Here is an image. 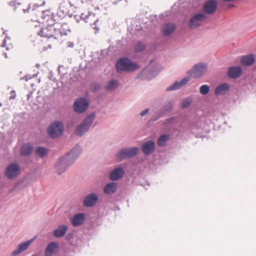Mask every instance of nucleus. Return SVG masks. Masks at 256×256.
<instances>
[{
	"label": "nucleus",
	"mask_w": 256,
	"mask_h": 256,
	"mask_svg": "<svg viewBox=\"0 0 256 256\" xmlns=\"http://www.w3.org/2000/svg\"><path fill=\"white\" fill-rule=\"evenodd\" d=\"M21 4L20 2H16V0L11 1L8 3L10 6L14 7V11L16 10L18 6H20Z\"/></svg>",
	"instance_id": "a19ab883"
},
{
	"label": "nucleus",
	"mask_w": 256,
	"mask_h": 256,
	"mask_svg": "<svg viewBox=\"0 0 256 256\" xmlns=\"http://www.w3.org/2000/svg\"><path fill=\"white\" fill-rule=\"evenodd\" d=\"M64 126L60 120H54L51 122L47 128L48 136L52 139H56L63 135L64 132Z\"/></svg>",
	"instance_id": "20e7f679"
},
{
	"label": "nucleus",
	"mask_w": 256,
	"mask_h": 256,
	"mask_svg": "<svg viewBox=\"0 0 256 256\" xmlns=\"http://www.w3.org/2000/svg\"><path fill=\"white\" fill-rule=\"evenodd\" d=\"M95 118L96 112H94L86 116L76 128L74 131L75 135L82 137L85 133L88 132Z\"/></svg>",
	"instance_id": "7ed1b4c3"
},
{
	"label": "nucleus",
	"mask_w": 256,
	"mask_h": 256,
	"mask_svg": "<svg viewBox=\"0 0 256 256\" xmlns=\"http://www.w3.org/2000/svg\"><path fill=\"white\" fill-rule=\"evenodd\" d=\"M4 57L6 58H8V55H7V54L6 52H4Z\"/></svg>",
	"instance_id": "e2e57ef3"
},
{
	"label": "nucleus",
	"mask_w": 256,
	"mask_h": 256,
	"mask_svg": "<svg viewBox=\"0 0 256 256\" xmlns=\"http://www.w3.org/2000/svg\"><path fill=\"white\" fill-rule=\"evenodd\" d=\"M164 116L165 115L164 114L162 110L160 108L158 110L154 112V114L151 118V121L153 122H156L160 118L164 117Z\"/></svg>",
	"instance_id": "c756f323"
},
{
	"label": "nucleus",
	"mask_w": 256,
	"mask_h": 256,
	"mask_svg": "<svg viewBox=\"0 0 256 256\" xmlns=\"http://www.w3.org/2000/svg\"><path fill=\"white\" fill-rule=\"evenodd\" d=\"M56 24L54 23L50 24L48 26L44 28L45 30H47V32H52V30H56V28L55 26Z\"/></svg>",
	"instance_id": "ea45409f"
},
{
	"label": "nucleus",
	"mask_w": 256,
	"mask_h": 256,
	"mask_svg": "<svg viewBox=\"0 0 256 256\" xmlns=\"http://www.w3.org/2000/svg\"><path fill=\"white\" fill-rule=\"evenodd\" d=\"M30 256H38L37 254H32Z\"/></svg>",
	"instance_id": "69168bd1"
},
{
	"label": "nucleus",
	"mask_w": 256,
	"mask_h": 256,
	"mask_svg": "<svg viewBox=\"0 0 256 256\" xmlns=\"http://www.w3.org/2000/svg\"><path fill=\"white\" fill-rule=\"evenodd\" d=\"M118 184L116 182H112L106 184L104 188V192L106 195L114 194L118 190Z\"/></svg>",
	"instance_id": "4be33fe9"
},
{
	"label": "nucleus",
	"mask_w": 256,
	"mask_h": 256,
	"mask_svg": "<svg viewBox=\"0 0 256 256\" xmlns=\"http://www.w3.org/2000/svg\"><path fill=\"white\" fill-rule=\"evenodd\" d=\"M58 244L57 242H51L47 246L45 250L46 256H52L58 249Z\"/></svg>",
	"instance_id": "b1692460"
},
{
	"label": "nucleus",
	"mask_w": 256,
	"mask_h": 256,
	"mask_svg": "<svg viewBox=\"0 0 256 256\" xmlns=\"http://www.w3.org/2000/svg\"><path fill=\"white\" fill-rule=\"evenodd\" d=\"M230 89V85L224 82L218 85L214 90V93L216 96H223L227 92L229 91Z\"/></svg>",
	"instance_id": "6ab92c4d"
},
{
	"label": "nucleus",
	"mask_w": 256,
	"mask_h": 256,
	"mask_svg": "<svg viewBox=\"0 0 256 256\" xmlns=\"http://www.w3.org/2000/svg\"><path fill=\"white\" fill-rule=\"evenodd\" d=\"M146 67L142 69L136 76V78L142 80H150L155 78L161 71L162 66L160 65H156L152 66L148 70Z\"/></svg>",
	"instance_id": "39448f33"
},
{
	"label": "nucleus",
	"mask_w": 256,
	"mask_h": 256,
	"mask_svg": "<svg viewBox=\"0 0 256 256\" xmlns=\"http://www.w3.org/2000/svg\"><path fill=\"white\" fill-rule=\"evenodd\" d=\"M210 86L207 84L202 85L200 88V92L203 95H206L209 93Z\"/></svg>",
	"instance_id": "f704fd0d"
},
{
	"label": "nucleus",
	"mask_w": 256,
	"mask_h": 256,
	"mask_svg": "<svg viewBox=\"0 0 256 256\" xmlns=\"http://www.w3.org/2000/svg\"><path fill=\"white\" fill-rule=\"evenodd\" d=\"M208 68L206 64L199 62L195 64L193 68L186 72L190 76L194 78H198L204 74Z\"/></svg>",
	"instance_id": "6e6552de"
},
{
	"label": "nucleus",
	"mask_w": 256,
	"mask_h": 256,
	"mask_svg": "<svg viewBox=\"0 0 256 256\" xmlns=\"http://www.w3.org/2000/svg\"><path fill=\"white\" fill-rule=\"evenodd\" d=\"M140 68V66L137 62H133L128 57L120 58L116 64V70L119 73L122 72H132Z\"/></svg>",
	"instance_id": "f03ea898"
},
{
	"label": "nucleus",
	"mask_w": 256,
	"mask_h": 256,
	"mask_svg": "<svg viewBox=\"0 0 256 256\" xmlns=\"http://www.w3.org/2000/svg\"><path fill=\"white\" fill-rule=\"evenodd\" d=\"M174 118V117L166 118L164 122V124H170L173 122Z\"/></svg>",
	"instance_id": "37998d69"
},
{
	"label": "nucleus",
	"mask_w": 256,
	"mask_h": 256,
	"mask_svg": "<svg viewBox=\"0 0 256 256\" xmlns=\"http://www.w3.org/2000/svg\"><path fill=\"white\" fill-rule=\"evenodd\" d=\"M90 104V102L88 100L84 97H80L74 101L72 108L76 112L82 114L88 109Z\"/></svg>",
	"instance_id": "0eeeda50"
},
{
	"label": "nucleus",
	"mask_w": 256,
	"mask_h": 256,
	"mask_svg": "<svg viewBox=\"0 0 256 256\" xmlns=\"http://www.w3.org/2000/svg\"><path fill=\"white\" fill-rule=\"evenodd\" d=\"M156 149V144L154 140H148L144 142L141 146L142 153L146 156L150 155Z\"/></svg>",
	"instance_id": "ddd939ff"
},
{
	"label": "nucleus",
	"mask_w": 256,
	"mask_h": 256,
	"mask_svg": "<svg viewBox=\"0 0 256 256\" xmlns=\"http://www.w3.org/2000/svg\"><path fill=\"white\" fill-rule=\"evenodd\" d=\"M74 19L76 20V21L77 22H80V20H79V16L78 15H76V14H74V17H73Z\"/></svg>",
	"instance_id": "603ef678"
},
{
	"label": "nucleus",
	"mask_w": 256,
	"mask_h": 256,
	"mask_svg": "<svg viewBox=\"0 0 256 256\" xmlns=\"http://www.w3.org/2000/svg\"><path fill=\"white\" fill-rule=\"evenodd\" d=\"M66 24H63L60 26V28H58V30L61 36H66L68 34V30L64 27L66 26Z\"/></svg>",
	"instance_id": "4c0bfd02"
},
{
	"label": "nucleus",
	"mask_w": 256,
	"mask_h": 256,
	"mask_svg": "<svg viewBox=\"0 0 256 256\" xmlns=\"http://www.w3.org/2000/svg\"><path fill=\"white\" fill-rule=\"evenodd\" d=\"M30 9V4L28 5V8L26 9H23V12L24 13H28Z\"/></svg>",
	"instance_id": "8fccbe9b"
},
{
	"label": "nucleus",
	"mask_w": 256,
	"mask_h": 256,
	"mask_svg": "<svg viewBox=\"0 0 256 256\" xmlns=\"http://www.w3.org/2000/svg\"><path fill=\"white\" fill-rule=\"evenodd\" d=\"M82 152V147L77 144L68 152L59 158L54 166L56 172L60 175L65 172L78 158Z\"/></svg>",
	"instance_id": "f257e3e1"
},
{
	"label": "nucleus",
	"mask_w": 256,
	"mask_h": 256,
	"mask_svg": "<svg viewBox=\"0 0 256 256\" xmlns=\"http://www.w3.org/2000/svg\"><path fill=\"white\" fill-rule=\"evenodd\" d=\"M20 166L16 162H12L6 167L5 175L9 180H13L20 175Z\"/></svg>",
	"instance_id": "1a4fd4ad"
},
{
	"label": "nucleus",
	"mask_w": 256,
	"mask_h": 256,
	"mask_svg": "<svg viewBox=\"0 0 256 256\" xmlns=\"http://www.w3.org/2000/svg\"><path fill=\"white\" fill-rule=\"evenodd\" d=\"M90 88L92 92H95L100 89V85L99 83H93L90 84Z\"/></svg>",
	"instance_id": "e433bc0d"
},
{
	"label": "nucleus",
	"mask_w": 256,
	"mask_h": 256,
	"mask_svg": "<svg viewBox=\"0 0 256 256\" xmlns=\"http://www.w3.org/2000/svg\"><path fill=\"white\" fill-rule=\"evenodd\" d=\"M94 28L96 30H99V28L96 26L94 27Z\"/></svg>",
	"instance_id": "052dcab7"
},
{
	"label": "nucleus",
	"mask_w": 256,
	"mask_h": 256,
	"mask_svg": "<svg viewBox=\"0 0 256 256\" xmlns=\"http://www.w3.org/2000/svg\"><path fill=\"white\" fill-rule=\"evenodd\" d=\"M56 30H52V32H53V34H54V32L55 34L59 33L58 28V27H56Z\"/></svg>",
	"instance_id": "4d7b16f0"
},
{
	"label": "nucleus",
	"mask_w": 256,
	"mask_h": 256,
	"mask_svg": "<svg viewBox=\"0 0 256 256\" xmlns=\"http://www.w3.org/2000/svg\"><path fill=\"white\" fill-rule=\"evenodd\" d=\"M98 22V20H96L94 22L93 24H94V26H96V24H97V22Z\"/></svg>",
	"instance_id": "bf43d9fd"
},
{
	"label": "nucleus",
	"mask_w": 256,
	"mask_h": 256,
	"mask_svg": "<svg viewBox=\"0 0 256 256\" xmlns=\"http://www.w3.org/2000/svg\"><path fill=\"white\" fill-rule=\"evenodd\" d=\"M255 61L254 54H250L242 56L240 60V64L243 66H250L253 65Z\"/></svg>",
	"instance_id": "f3484780"
},
{
	"label": "nucleus",
	"mask_w": 256,
	"mask_h": 256,
	"mask_svg": "<svg viewBox=\"0 0 256 256\" xmlns=\"http://www.w3.org/2000/svg\"><path fill=\"white\" fill-rule=\"evenodd\" d=\"M160 109L162 110V112L164 115H166V114L170 112L168 110H166V109H164V108H162V106L160 108Z\"/></svg>",
	"instance_id": "864d4df0"
},
{
	"label": "nucleus",
	"mask_w": 256,
	"mask_h": 256,
	"mask_svg": "<svg viewBox=\"0 0 256 256\" xmlns=\"http://www.w3.org/2000/svg\"><path fill=\"white\" fill-rule=\"evenodd\" d=\"M36 67H38H38L40 66V64H36Z\"/></svg>",
	"instance_id": "774afa93"
},
{
	"label": "nucleus",
	"mask_w": 256,
	"mask_h": 256,
	"mask_svg": "<svg viewBox=\"0 0 256 256\" xmlns=\"http://www.w3.org/2000/svg\"><path fill=\"white\" fill-rule=\"evenodd\" d=\"M89 17V14L85 15L84 13H82L79 16V20H84L85 22L87 23L88 22V20Z\"/></svg>",
	"instance_id": "58836bf2"
},
{
	"label": "nucleus",
	"mask_w": 256,
	"mask_h": 256,
	"mask_svg": "<svg viewBox=\"0 0 256 256\" xmlns=\"http://www.w3.org/2000/svg\"><path fill=\"white\" fill-rule=\"evenodd\" d=\"M242 74V70L240 66H231L227 71V76L232 79L239 78Z\"/></svg>",
	"instance_id": "2eb2a0df"
},
{
	"label": "nucleus",
	"mask_w": 256,
	"mask_h": 256,
	"mask_svg": "<svg viewBox=\"0 0 256 256\" xmlns=\"http://www.w3.org/2000/svg\"><path fill=\"white\" fill-rule=\"evenodd\" d=\"M218 9V2L216 0H206L202 7L204 12L208 14H212Z\"/></svg>",
	"instance_id": "f8f14e48"
},
{
	"label": "nucleus",
	"mask_w": 256,
	"mask_h": 256,
	"mask_svg": "<svg viewBox=\"0 0 256 256\" xmlns=\"http://www.w3.org/2000/svg\"><path fill=\"white\" fill-rule=\"evenodd\" d=\"M98 200V194L95 192H90L84 197L83 205L86 208H92L96 205Z\"/></svg>",
	"instance_id": "9b49d317"
},
{
	"label": "nucleus",
	"mask_w": 256,
	"mask_h": 256,
	"mask_svg": "<svg viewBox=\"0 0 256 256\" xmlns=\"http://www.w3.org/2000/svg\"><path fill=\"white\" fill-rule=\"evenodd\" d=\"M119 84L118 80H112L107 84L106 89L108 91H114L118 87Z\"/></svg>",
	"instance_id": "cd10ccee"
},
{
	"label": "nucleus",
	"mask_w": 256,
	"mask_h": 256,
	"mask_svg": "<svg viewBox=\"0 0 256 256\" xmlns=\"http://www.w3.org/2000/svg\"><path fill=\"white\" fill-rule=\"evenodd\" d=\"M192 102V98L191 97H186L185 99L182 100L181 107L183 109L188 108Z\"/></svg>",
	"instance_id": "2f4dec72"
},
{
	"label": "nucleus",
	"mask_w": 256,
	"mask_h": 256,
	"mask_svg": "<svg viewBox=\"0 0 256 256\" xmlns=\"http://www.w3.org/2000/svg\"><path fill=\"white\" fill-rule=\"evenodd\" d=\"M6 32H7V30H5V31H4V32H3V34H6Z\"/></svg>",
	"instance_id": "338daca9"
},
{
	"label": "nucleus",
	"mask_w": 256,
	"mask_h": 256,
	"mask_svg": "<svg viewBox=\"0 0 256 256\" xmlns=\"http://www.w3.org/2000/svg\"><path fill=\"white\" fill-rule=\"evenodd\" d=\"M74 46V44L73 42H68L67 44V46L69 48H73Z\"/></svg>",
	"instance_id": "3c124183"
},
{
	"label": "nucleus",
	"mask_w": 256,
	"mask_h": 256,
	"mask_svg": "<svg viewBox=\"0 0 256 256\" xmlns=\"http://www.w3.org/2000/svg\"><path fill=\"white\" fill-rule=\"evenodd\" d=\"M68 10L64 7H60L58 10L57 16L61 19L67 16Z\"/></svg>",
	"instance_id": "473e14b6"
},
{
	"label": "nucleus",
	"mask_w": 256,
	"mask_h": 256,
	"mask_svg": "<svg viewBox=\"0 0 256 256\" xmlns=\"http://www.w3.org/2000/svg\"><path fill=\"white\" fill-rule=\"evenodd\" d=\"M74 15V14L72 13H70L68 11V12L67 16H68L69 18H73Z\"/></svg>",
	"instance_id": "6e6d98bb"
},
{
	"label": "nucleus",
	"mask_w": 256,
	"mask_h": 256,
	"mask_svg": "<svg viewBox=\"0 0 256 256\" xmlns=\"http://www.w3.org/2000/svg\"><path fill=\"white\" fill-rule=\"evenodd\" d=\"M66 240L68 242H70L74 238V234L72 232H68L66 236Z\"/></svg>",
	"instance_id": "79ce46f5"
},
{
	"label": "nucleus",
	"mask_w": 256,
	"mask_h": 256,
	"mask_svg": "<svg viewBox=\"0 0 256 256\" xmlns=\"http://www.w3.org/2000/svg\"><path fill=\"white\" fill-rule=\"evenodd\" d=\"M150 112V109L148 108H146V109H144V110H142L140 114V115L142 116H144L146 115L147 114H148Z\"/></svg>",
	"instance_id": "c03bdc74"
},
{
	"label": "nucleus",
	"mask_w": 256,
	"mask_h": 256,
	"mask_svg": "<svg viewBox=\"0 0 256 256\" xmlns=\"http://www.w3.org/2000/svg\"><path fill=\"white\" fill-rule=\"evenodd\" d=\"M170 138V136L169 134H162L158 138L157 144L160 147L165 146Z\"/></svg>",
	"instance_id": "bb28decb"
},
{
	"label": "nucleus",
	"mask_w": 256,
	"mask_h": 256,
	"mask_svg": "<svg viewBox=\"0 0 256 256\" xmlns=\"http://www.w3.org/2000/svg\"><path fill=\"white\" fill-rule=\"evenodd\" d=\"M162 107L170 112L173 110V104L171 101H168L164 102Z\"/></svg>",
	"instance_id": "c9c22d12"
},
{
	"label": "nucleus",
	"mask_w": 256,
	"mask_h": 256,
	"mask_svg": "<svg viewBox=\"0 0 256 256\" xmlns=\"http://www.w3.org/2000/svg\"><path fill=\"white\" fill-rule=\"evenodd\" d=\"M125 174L124 168L118 166L112 170L110 173L108 178L112 181H116L122 178Z\"/></svg>",
	"instance_id": "4468645a"
},
{
	"label": "nucleus",
	"mask_w": 256,
	"mask_h": 256,
	"mask_svg": "<svg viewBox=\"0 0 256 256\" xmlns=\"http://www.w3.org/2000/svg\"><path fill=\"white\" fill-rule=\"evenodd\" d=\"M46 2L45 1H43L42 4H36L34 6L33 10H34L35 8H38L40 6H42L45 4Z\"/></svg>",
	"instance_id": "09e8293b"
},
{
	"label": "nucleus",
	"mask_w": 256,
	"mask_h": 256,
	"mask_svg": "<svg viewBox=\"0 0 256 256\" xmlns=\"http://www.w3.org/2000/svg\"><path fill=\"white\" fill-rule=\"evenodd\" d=\"M86 216L84 213H78L75 214L70 220L74 226H78L84 223Z\"/></svg>",
	"instance_id": "dca6fc26"
},
{
	"label": "nucleus",
	"mask_w": 256,
	"mask_h": 256,
	"mask_svg": "<svg viewBox=\"0 0 256 256\" xmlns=\"http://www.w3.org/2000/svg\"><path fill=\"white\" fill-rule=\"evenodd\" d=\"M35 76H36V74H34V76L32 77V76H28V75H26L25 76L24 78L26 82V81H28V80H30L31 78H34Z\"/></svg>",
	"instance_id": "de8ad7c7"
},
{
	"label": "nucleus",
	"mask_w": 256,
	"mask_h": 256,
	"mask_svg": "<svg viewBox=\"0 0 256 256\" xmlns=\"http://www.w3.org/2000/svg\"><path fill=\"white\" fill-rule=\"evenodd\" d=\"M82 4H90L94 0H80Z\"/></svg>",
	"instance_id": "a18cd8bd"
},
{
	"label": "nucleus",
	"mask_w": 256,
	"mask_h": 256,
	"mask_svg": "<svg viewBox=\"0 0 256 256\" xmlns=\"http://www.w3.org/2000/svg\"><path fill=\"white\" fill-rule=\"evenodd\" d=\"M10 99H14L16 97V92L15 90H12L10 93Z\"/></svg>",
	"instance_id": "49530a36"
},
{
	"label": "nucleus",
	"mask_w": 256,
	"mask_h": 256,
	"mask_svg": "<svg viewBox=\"0 0 256 256\" xmlns=\"http://www.w3.org/2000/svg\"><path fill=\"white\" fill-rule=\"evenodd\" d=\"M190 76H186L184 78H183L180 82L176 81L173 84L168 87L166 88V91L169 92L178 90L182 86L184 85L187 82H188L190 81Z\"/></svg>",
	"instance_id": "aec40b11"
},
{
	"label": "nucleus",
	"mask_w": 256,
	"mask_h": 256,
	"mask_svg": "<svg viewBox=\"0 0 256 256\" xmlns=\"http://www.w3.org/2000/svg\"><path fill=\"white\" fill-rule=\"evenodd\" d=\"M6 45V39H4L2 44H1V46L2 48H4Z\"/></svg>",
	"instance_id": "5fc2aeb1"
},
{
	"label": "nucleus",
	"mask_w": 256,
	"mask_h": 256,
	"mask_svg": "<svg viewBox=\"0 0 256 256\" xmlns=\"http://www.w3.org/2000/svg\"><path fill=\"white\" fill-rule=\"evenodd\" d=\"M176 24L172 22L166 23L162 28V33L164 36H168L172 34L176 30Z\"/></svg>",
	"instance_id": "a211bd4d"
},
{
	"label": "nucleus",
	"mask_w": 256,
	"mask_h": 256,
	"mask_svg": "<svg viewBox=\"0 0 256 256\" xmlns=\"http://www.w3.org/2000/svg\"><path fill=\"white\" fill-rule=\"evenodd\" d=\"M146 48V45L141 41H138L134 46V50L136 53L144 52Z\"/></svg>",
	"instance_id": "c85d7f7f"
},
{
	"label": "nucleus",
	"mask_w": 256,
	"mask_h": 256,
	"mask_svg": "<svg viewBox=\"0 0 256 256\" xmlns=\"http://www.w3.org/2000/svg\"><path fill=\"white\" fill-rule=\"evenodd\" d=\"M49 150L44 146H39L34 150L36 154L40 158H44L48 156Z\"/></svg>",
	"instance_id": "a878e982"
},
{
	"label": "nucleus",
	"mask_w": 256,
	"mask_h": 256,
	"mask_svg": "<svg viewBox=\"0 0 256 256\" xmlns=\"http://www.w3.org/2000/svg\"><path fill=\"white\" fill-rule=\"evenodd\" d=\"M38 35L41 37L50 38L53 37V32H47V30H45L44 28H41L38 32Z\"/></svg>",
	"instance_id": "7c9ffc66"
},
{
	"label": "nucleus",
	"mask_w": 256,
	"mask_h": 256,
	"mask_svg": "<svg viewBox=\"0 0 256 256\" xmlns=\"http://www.w3.org/2000/svg\"><path fill=\"white\" fill-rule=\"evenodd\" d=\"M224 0L226 2H231L234 1V0Z\"/></svg>",
	"instance_id": "680f3d73"
},
{
	"label": "nucleus",
	"mask_w": 256,
	"mask_h": 256,
	"mask_svg": "<svg viewBox=\"0 0 256 256\" xmlns=\"http://www.w3.org/2000/svg\"><path fill=\"white\" fill-rule=\"evenodd\" d=\"M68 230V226L65 224H61L53 231V235L54 237L60 238L65 236Z\"/></svg>",
	"instance_id": "5701e85b"
},
{
	"label": "nucleus",
	"mask_w": 256,
	"mask_h": 256,
	"mask_svg": "<svg viewBox=\"0 0 256 256\" xmlns=\"http://www.w3.org/2000/svg\"><path fill=\"white\" fill-rule=\"evenodd\" d=\"M54 14L52 12H51L50 10H43L42 12V17L44 19H47L48 20L49 18H51L52 20L54 18Z\"/></svg>",
	"instance_id": "72a5a7b5"
},
{
	"label": "nucleus",
	"mask_w": 256,
	"mask_h": 256,
	"mask_svg": "<svg viewBox=\"0 0 256 256\" xmlns=\"http://www.w3.org/2000/svg\"><path fill=\"white\" fill-rule=\"evenodd\" d=\"M10 39V38L8 37L7 35L6 36V38L4 39H6H6Z\"/></svg>",
	"instance_id": "0e129e2a"
},
{
	"label": "nucleus",
	"mask_w": 256,
	"mask_h": 256,
	"mask_svg": "<svg viewBox=\"0 0 256 256\" xmlns=\"http://www.w3.org/2000/svg\"><path fill=\"white\" fill-rule=\"evenodd\" d=\"M32 94V92H29L28 94V100L30 99V97Z\"/></svg>",
	"instance_id": "13d9d810"
},
{
	"label": "nucleus",
	"mask_w": 256,
	"mask_h": 256,
	"mask_svg": "<svg viewBox=\"0 0 256 256\" xmlns=\"http://www.w3.org/2000/svg\"><path fill=\"white\" fill-rule=\"evenodd\" d=\"M138 152L139 148L137 146L122 148L116 153L115 158L118 162H120L136 156Z\"/></svg>",
	"instance_id": "423d86ee"
},
{
	"label": "nucleus",
	"mask_w": 256,
	"mask_h": 256,
	"mask_svg": "<svg viewBox=\"0 0 256 256\" xmlns=\"http://www.w3.org/2000/svg\"><path fill=\"white\" fill-rule=\"evenodd\" d=\"M206 18L205 14L200 12L193 16L188 22L189 27L192 29L201 25V22Z\"/></svg>",
	"instance_id": "9d476101"
},
{
	"label": "nucleus",
	"mask_w": 256,
	"mask_h": 256,
	"mask_svg": "<svg viewBox=\"0 0 256 256\" xmlns=\"http://www.w3.org/2000/svg\"><path fill=\"white\" fill-rule=\"evenodd\" d=\"M34 150V146L32 144L27 143L21 147L20 154L22 156H26L30 155Z\"/></svg>",
	"instance_id": "393cba45"
},
{
	"label": "nucleus",
	"mask_w": 256,
	"mask_h": 256,
	"mask_svg": "<svg viewBox=\"0 0 256 256\" xmlns=\"http://www.w3.org/2000/svg\"><path fill=\"white\" fill-rule=\"evenodd\" d=\"M32 241L33 240L32 239L28 240L25 241L20 244L18 246L17 249L15 250L12 252V253L10 254V256H16L18 254L22 253V252L26 250L28 248L30 244L32 242Z\"/></svg>",
	"instance_id": "412c9836"
}]
</instances>
